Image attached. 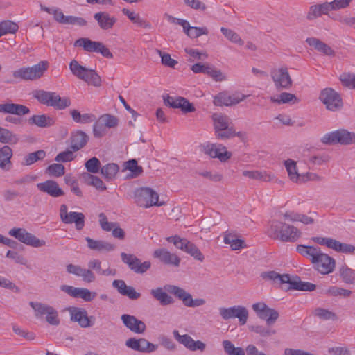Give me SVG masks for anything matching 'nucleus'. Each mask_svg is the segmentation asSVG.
Instances as JSON below:
<instances>
[{
  "instance_id": "1",
  "label": "nucleus",
  "mask_w": 355,
  "mask_h": 355,
  "mask_svg": "<svg viewBox=\"0 0 355 355\" xmlns=\"http://www.w3.org/2000/svg\"><path fill=\"white\" fill-rule=\"evenodd\" d=\"M266 233L270 237L282 242L293 243L302 236V232L297 227L278 220L270 222Z\"/></svg>"
},
{
  "instance_id": "2",
  "label": "nucleus",
  "mask_w": 355,
  "mask_h": 355,
  "mask_svg": "<svg viewBox=\"0 0 355 355\" xmlns=\"http://www.w3.org/2000/svg\"><path fill=\"white\" fill-rule=\"evenodd\" d=\"M262 279L270 281L273 284L277 286H282L284 284H288V288L297 290L312 291L316 288V286L310 282H301L297 278L292 279L287 274L280 275L275 271L263 272L261 274Z\"/></svg>"
},
{
  "instance_id": "3",
  "label": "nucleus",
  "mask_w": 355,
  "mask_h": 355,
  "mask_svg": "<svg viewBox=\"0 0 355 355\" xmlns=\"http://www.w3.org/2000/svg\"><path fill=\"white\" fill-rule=\"evenodd\" d=\"M32 95L41 104L53 107L56 110H64L71 105L69 97H61L55 92L36 89L32 92Z\"/></svg>"
},
{
  "instance_id": "4",
  "label": "nucleus",
  "mask_w": 355,
  "mask_h": 355,
  "mask_svg": "<svg viewBox=\"0 0 355 355\" xmlns=\"http://www.w3.org/2000/svg\"><path fill=\"white\" fill-rule=\"evenodd\" d=\"M216 137L220 139H227L235 136H241L242 132H236L230 126V119L221 113H214L211 116Z\"/></svg>"
},
{
  "instance_id": "5",
  "label": "nucleus",
  "mask_w": 355,
  "mask_h": 355,
  "mask_svg": "<svg viewBox=\"0 0 355 355\" xmlns=\"http://www.w3.org/2000/svg\"><path fill=\"white\" fill-rule=\"evenodd\" d=\"M134 202L139 207L149 208L153 206H162L163 202H159V195L153 189L140 187L133 191Z\"/></svg>"
},
{
  "instance_id": "6",
  "label": "nucleus",
  "mask_w": 355,
  "mask_h": 355,
  "mask_svg": "<svg viewBox=\"0 0 355 355\" xmlns=\"http://www.w3.org/2000/svg\"><path fill=\"white\" fill-rule=\"evenodd\" d=\"M49 68V62L42 60L31 67H24L13 71V77L24 80H36L41 78Z\"/></svg>"
},
{
  "instance_id": "7",
  "label": "nucleus",
  "mask_w": 355,
  "mask_h": 355,
  "mask_svg": "<svg viewBox=\"0 0 355 355\" xmlns=\"http://www.w3.org/2000/svg\"><path fill=\"white\" fill-rule=\"evenodd\" d=\"M69 69L73 76L85 81L88 85L94 87L101 86V78L95 70L80 65L77 60H73L71 61L69 63Z\"/></svg>"
},
{
  "instance_id": "8",
  "label": "nucleus",
  "mask_w": 355,
  "mask_h": 355,
  "mask_svg": "<svg viewBox=\"0 0 355 355\" xmlns=\"http://www.w3.org/2000/svg\"><path fill=\"white\" fill-rule=\"evenodd\" d=\"M320 141L325 145H351L355 143V133L346 129H339L324 134Z\"/></svg>"
},
{
  "instance_id": "9",
  "label": "nucleus",
  "mask_w": 355,
  "mask_h": 355,
  "mask_svg": "<svg viewBox=\"0 0 355 355\" xmlns=\"http://www.w3.org/2000/svg\"><path fill=\"white\" fill-rule=\"evenodd\" d=\"M8 234L16 239L20 243L33 248H40L46 245V241L44 240L40 239L22 227H13L9 230Z\"/></svg>"
},
{
  "instance_id": "10",
  "label": "nucleus",
  "mask_w": 355,
  "mask_h": 355,
  "mask_svg": "<svg viewBox=\"0 0 355 355\" xmlns=\"http://www.w3.org/2000/svg\"><path fill=\"white\" fill-rule=\"evenodd\" d=\"M284 165L286 169L288 178L295 183H302L309 180H318L320 177L313 173H300L297 162L291 159L284 161Z\"/></svg>"
},
{
  "instance_id": "11",
  "label": "nucleus",
  "mask_w": 355,
  "mask_h": 355,
  "mask_svg": "<svg viewBox=\"0 0 355 355\" xmlns=\"http://www.w3.org/2000/svg\"><path fill=\"white\" fill-rule=\"evenodd\" d=\"M319 99L330 111H337L343 107V100L340 95L334 89L327 87L320 94Z\"/></svg>"
},
{
  "instance_id": "12",
  "label": "nucleus",
  "mask_w": 355,
  "mask_h": 355,
  "mask_svg": "<svg viewBox=\"0 0 355 355\" xmlns=\"http://www.w3.org/2000/svg\"><path fill=\"white\" fill-rule=\"evenodd\" d=\"M219 314L225 320L237 318L240 325L246 324L249 315L248 309L243 306L236 305L231 307H220Z\"/></svg>"
},
{
  "instance_id": "13",
  "label": "nucleus",
  "mask_w": 355,
  "mask_h": 355,
  "mask_svg": "<svg viewBox=\"0 0 355 355\" xmlns=\"http://www.w3.org/2000/svg\"><path fill=\"white\" fill-rule=\"evenodd\" d=\"M60 217L61 221L65 224H74L78 231L82 230L85 227V215L82 212L68 211L66 205L60 206Z\"/></svg>"
},
{
  "instance_id": "14",
  "label": "nucleus",
  "mask_w": 355,
  "mask_h": 355,
  "mask_svg": "<svg viewBox=\"0 0 355 355\" xmlns=\"http://www.w3.org/2000/svg\"><path fill=\"white\" fill-rule=\"evenodd\" d=\"M202 151L211 158H218L225 162L232 157V153L227 150L223 144L206 142L201 145Z\"/></svg>"
},
{
  "instance_id": "15",
  "label": "nucleus",
  "mask_w": 355,
  "mask_h": 355,
  "mask_svg": "<svg viewBox=\"0 0 355 355\" xmlns=\"http://www.w3.org/2000/svg\"><path fill=\"white\" fill-rule=\"evenodd\" d=\"M118 125L116 117L110 115H102L93 125V135L96 138L104 137L108 129L115 128Z\"/></svg>"
},
{
  "instance_id": "16",
  "label": "nucleus",
  "mask_w": 355,
  "mask_h": 355,
  "mask_svg": "<svg viewBox=\"0 0 355 355\" xmlns=\"http://www.w3.org/2000/svg\"><path fill=\"white\" fill-rule=\"evenodd\" d=\"M74 46L83 47L85 51L88 52L99 53L107 58H113V55L109 49L100 42L92 41L88 38L82 37L75 42Z\"/></svg>"
},
{
  "instance_id": "17",
  "label": "nucleus",
  "mask_w": 355,
  "mask_h": 355,
  "mask_svg": "<svg viewBox=\"0 0 355 355\" xmlns=\"http://www.w3.org/2000/svg\"><path fill=\"white\" fill-rule=\"evenodd\" d=\"M270 73L276 89H287L292 86L293 80L286 67L273 68Z\"/></svg>"
},
{
  "instance_id": "18",
  "label": "nucleus",
  "mask_w": 355,
  "mask_h": 355,
  "mask_svg": "<svg viewBox=\"0 0 355 355\" xmlns=\"http://www.w3.org/2000/svg\"><path fill=\"white\" fill-rule=\"evenodd\" d=\"M252 308L257 317L261 320H266L268 325L274 324L279 318L278 311L268 307L264 302H260L254 303L252 304Z\"/></svg>"
},
{
  "instance_id": "19",
  "label": "nucleus",
  "mask_w": 355,
  "mask_h": 355,
  "mask_svg": "<svg viewBox=\"0 0 355 355\" xmlns=\"http://www.w3.org/2000/svg\"><path fill=\"white\" fill-rule=\"evenodd\" d=\"M315 269L321 274L327 275L331 273L335 268V260L328 254L322 252L321 250L316 256V259L313 260Z\"/></svg>"
},
{
  "instance_id": "20",
  "label": "nucleus",
  "mask_w": 355,
  "mask_h": 355,
  "mask_svg": "<svg viewBox=\"0 0 355 355\" xmlns=\"http://www.w3.org/2000/svg\"><path fill=\"white\" fill-rule=\"evenodd\" d=\"M175 339L184 347L191 352H204L206 349V344L201 340H194L189 335H180L178 330L173 331Z\"/></svg>"
},
{
  "instance_id": "21",
  "label": "nucleus",
  "mask_w": 355,
  "mask_h": 355,
  "mask_svg": "<svg viewBox=\"0 0 355 355\" xmlns=\"http://www.w3.org/2000/svg\"><path fill=\"white\" fill-rule=\"evenodd\" d=\"M121 259L128 267L136 273L142 274L146 272L151 266L150 261L143 263L135 255L121 252Z\"/></svg>"
},
{
  "instance_id": "22",
  "label": "nucleus",
  "mask_w": 355,
  "mask_h": 355,
  "mask_svg": "<svg viewBox=\"0 0 355 355\" xmlns=\"http://www.w3.org/2000/svg\"><path fill=\"white\" fill-rule=\"evenodd\" d=\"M70 319L73 322H76L82 328H88L94 324L91 319L93 317H89L87 311L83 308L69 307L67 309Z\"/></svg>"
},
{
  "instance_id": "23",
  "label": "nucleus",
  "mask_w": 355,
  "mask_h": 355,
  "mask_svg": "<svg viewBox=\"0 0 355 355\" xmlns=\"http://www.w3.org/2000/svg\"><path fill=\"white\" fill-rule=\"evenodd\" d=\"M164 104L172 108H179L184 113L193 112L195 107L187 98L181 96H164Z\"/></svg>"
},
{
  "instance_id": "24",
  "label": "nucleus",
  "mask_w": 355,
  "mask_h": 355,
  "mask_svg": "<svg viewBox=\"0 0 355 355\" xmlns=\"http://www.w3.org/2000/svg\"><path fill=\"white\" fill-rule=\"evenodd\" d=\"M246 96L240 93L229 94L223 92L214 96L213 103L216 106H232L243 101Z\"/></svg>"
},
{
  "instance_id": "25",
  "label": "nucleus",
  "mask_w": 355,
  "mask_h": 355,
  "mask_svg": "<svg viewBox=\"0 0 355 355\" xmlns=\"http://www.w3.org/2000/svg\"><path fill=\"white\" fill-rule=\"evenodd\" d=\"M60 288L70 296L81 298L87 302L92 301L96 296V293L91 292L87 288H76L68 285H63Z\"/></svg>"
},
{
  "instance_id": "26",
  "label": "nucleus",
  "mask_w": 355,
  "mask_h": 355,
  "mask_svg": "<svg viewBox=\"0 0 355 355\" xmlns=\"http://www.w3.org/2000/svg\"><path fill=\"white\" fill-rule=\"evenodd\" d=\"M67 271L69 274H73L77 277H81L82 279L87 283L93 282L96 279V276L91 270L84 268L78 265L72 263L68 264L67 266Z\"/></svg>"
},
{
  "instance_id": "27",
  "label": "nucleus",
  "mask_w": 355,
  "mask_h": 355,
  "mask_svg": "<svg viewBox=\"0 0 355 355\" xmlns=\"http://www.w3.org/2000/svg\"><path fill=\"white\" fill-rule=\"evenodd\" d=\"M37 188L42 192L57 198L64 195L63 190L59 187V184L54 180H48L43 182L37 184Z\"/></svg>"
},
{
  "instance_id": "28",
  "label": "nucleus",
  "mask_w": 355,
  "mask_h": 355,
  "mask_svg": "<svg viewBox=\"0 0 355 355\" xmlns=\"http://www.w3.org/2000/svg\"><path fill=\"white\" fill-rule=\"evenodd\" d=\"M121 318L123 324L131 331L136 334H142L145 331L146 328L145 323L137 319L135 316L123 314Z\"/></svg>"
},
{
  "instance_id": "29",
  "label": "nucleus",
  "mask_w": 355,
  "mask_h": 355,
  "mask_svg": "<svg viewBox=\"0 0 355 355\" xmlns=\"http://www.w3.org/2000/svg\"><path fill=\"white\" fill-rule=\"evenodd\" d=\"M153 257L167 265L177 267L179 266L180 263V259L175 254L170 252L165 248L155 250L153 252Z\"/></svg>"
},
{
  "instance_id": "30",
  "label": "nucleus",
  "mask_w": 355,
  "mask_h": 355,
  "mask_svg": "<svg viewBox=\"0 0 355 355\" xmlns=\"http://www.w3.org/2000/svg\"><path fill=\"white\" fill-rule=\"evenodd\" d=\"M99 27L103 30H110L116 24L117 19L114 16H112L107 12H96L94 15Z\"/></svg>"
},
{
  "instance_id": "31",
  "label": "nucleus",
  "mask_w": 355,
  "mask_h": 355,
  "mask_svg": "<svg viewBox=\"0 0 355 355\" xmlns=\"http://www.w3.org/2000/svg\"><path fill=\"white\" fill-rule=\"evenodd\" d=\"M112 286L121 295L127 296L131 300H137L141 296L133 287L127 286L123 280H114Z\"/></svg>"
},
{
  "instance_id": "32",
  "label": "nucleus",
  "mask_w": 355,
  "mask_h": 355,
  "mask_svg": "<svg viewBox=\"0 0 355 355\" xmlns=\"http://www.w3.org/2000/svg\"><path fill=\"white\" fill-rule=\"evenodd\" d=\"M178 25L183 28V31L190 38H197L202 35H208L209 31L206 27L191 26L187 20L178 21Z\"/></svg>"
},
{
  "instance_id": "33",
  "label": "nucleus",
  "mask_w": 355,
  "mask_h": 355,
  "mask_svg": "<svg viewBox=\"0 0 355 355\" xmlns=\"http://www.w3.org/2000/svg\"><path fill=\"white\" fill-rule=\"evenodd\" d=\"M0 112L4 114L25 115L30 112V110L25 105L15 103L0 104Z\"/></svg>"
},
{
  "instance_id": "34",
  "label": "nucleus",
  "mask_w": 355,
  "mask_h": 355,
  "mask_svg": "<svg viewBox=\"0 0 355 355\" xmlns=\"http://www.w3.org/2000/svg\"><path fill=\"white\" fill-rule=\"evenodd\" d=\"M121 12L137 26L148 29L150 28L151 24L147 20L143 19L139 13L126 8H123Z\"/></svg>"
},
{
  "instance_id": "35",
  "label": "nucleus",
  "mask_w": 355,
  "mask_h": 355,
  "mask_svg": "<svg viewBox=\"0 0 355 355\" xmlns=\"http://www.w3.org/2000/svg\"><path fill=\"white\" fill-rule=\"evenodd\" d=\"M88 139L87 135L82 130L73 132L71 136V148L74 151L79 150L87 144Z\"/></svg>"
},
{
  "instance_id": "36",
  "label": "nucleus",
  "mask_w": 355,
  "mask_h": 355,
  "mask_svg": "<svg viewBox=\"0 0 355 355\" xmlns=\"http://www.w3.org/2000/svg\"><path fill=\"white\" fill-rule=\"evenodd\" d=\"M270 102L273 103H277L278 105H295L300 101V98H297L295 94L286 92H284L280 93L279 94L271 96L270 98Z\"/></svg>"
},
{
  "instance_id": "37",
  "label": "nucleus",
  "mask_w": 355,
  "mask_h": 355,
  "mask_svg": "<svg viewBox=\"0 0 355 355\" xmlns=\"http://www.w3.org/2000/svg\"><path fill=\"white\" fill-rule=\"evenodd\" d=\"M85 240L87 242L88 248L93 250L110 252L115 249L114 245L105 241L94 240L90 237H86Z\"/></svg>"
},
{
  "instance_id": "38",
  "label": "nucleus",
  "mask_w": 355,
  "mask_h": 355,
  "mask_svg": "<svg viewBox=\"0 0 355 355\" xmlns=\"http://www.w3.org/2000/svg\"><path fill=\"white\" fill-rule=\"evenodd\" d=\"M12 150L8 146L0 148V168L5 171L10 169L12 164Z\"/></svg>"
},
{
  "instance_id": "39",
  "label": "nucleus",
  "mask_w": 355,
  "mask_h": 355,
  "mask_svg": "<svg viewBox=\"0 0 355 355\" xmlns=\"http://www.w3.org/2000/svg\"><path fill=\"white\" fill-rule=\"evenodd\" d=\"M223 242L230 245L232 250H238L247 248L244 240L238 239L235 234L226 232L224 234Z\"/></svg>"
},
{
  "instance_id": "40",
  "label": "nucleus",
  "mask_w": 355,
  "mask_h": 355,
  "mask_svg": "<svg viewBox=\"0 0 355 355\" xmlns=\"http://www.w3.org/2000/svg\"><path fill=\"white\" fill-rule=\"evenodd\" d=\"M29 123L34 124L40 128L50 127L54 125L55 120L53 117L46 114L33 115L28 120Z\"/></svg>"
},
{
  "instance_id": "41",
  "label": "nucleus",
  "mask_w": 355,
  "mask_h": 355,
  "mask_svg": "<svg viewBox=\"0 0 355 355\" xmlns=\"http://www.w3.org/2000/svg\"><path fill=\"white\" fill-rule=\"evenodd\" d=\"M297 252L302 256L310 259L311 262H313L314 259H316V256L320 248L315 246H308L304 245H298L296 247Z\"/></svg>"
},
{
  "instance_id": "42",
  "label": "nucleus",
  "mask_w": 355,
  "mask_h": 355,
  "mask_svg": "<svg viewBox=\"0 0 355 355\" xmlns=\"http://www.w3.org/2000/svg\"><path fill=\"white\" fill-rule=\"evenodd\" d=\"M306 42L309 45L313 46L317 51L324 55H331L334 53L331 47L317 38L309 37Z\"/></svg>"
},
{
  "instance_id": "43",
  "label": "nucleus",
  "mask_w": 355,
  "mask_h": 355,
  "mask_svg": "<svg viewBox=\"0 0 355 355\" xmlns=\"http://www.w3.org/2000/svg\"><path fill=\"white\" fill-rule=\"evenodd\" d=\"M70 114L71 116L72 119L78 123H90L96 120V116L94 114L91 113H84L81 114L77 110H71L70 111Z\"/></svg>"
},
{
  "instance_id": "44",
  "label": "nucleus",
  "mask_w": 355,
  "mask_h": 355,
  "mask_svg": "<svg viewBox=\"0 0 355 355\" xmlns=\"http://www.w3.org/2000/svg\"><path fill=\"white\" fill-rule=\"evenodd\" d=\"M150 294L157 300L162 306L169 305L173 303V300L167 293L163 291L162 288L152 289Z\"/></svg>"
},
{
  "instance_id": "45",
  "label": "nucleus",
  "mask_w": 355,
  "mask_h": 355,
  "mask_svg": "<svg viewBox=\"0 0 355 355\" xmlns=\"http://www.w3.org/2000/svg\"><path fill=\"white\" fill-rule=\"evenodd\" d=\"M165 288L168 293L174 295L177 298L181 300L184 305H185V304L189 299V296L191 294L187 292L182 288H180L175 285H168Z\"/></svg>"
},
{
  "instance_id": "46",
  "label": "nucleus",
  "mask_w": 355,
  "mask_h": 355,
  "mask_svg": "<svg viewBox=\"0 0 355 355\" xmlns=\"http://www.w3.org/2000/svg\"><path fill=\"white\" fill-rule=\"evenodd\" d=\"M19 137L8 129L0 127V142L3 144H16Z\"/></svg>"
},
{
  "instance_id": "47",
  "label": "nucleus",
  "mask_w": 355,
  "mask_h": 355,
  "mask_svg": "<svg viewBox=\"0 0 355 355\" xmlns=\"http://www.w3.org/2000/svg\"><path fill=\"white\" fill-rule=\"evenodd\" d=\"M30 306L34 311V315L37 319L42 320L44 318L46 311H48L50 305L39 302H30Z\"/></svg>"
},
{
  "instance_id": "48",
  "label": "nucleus",
  "mask_w": 355,
  "mask_h": 355,
  "mask_svg": "<svg viewBox=\"0 0 355 355\" xmlns=\"http://www.w3.org/2000/svg\"><path fill=\"white\" fill-rule=\"evenodd\" d=\"M119 171V166L116 164L110 163L101 168V173L107 180H112Z\"/></svg>"
},
{
  "instance_id": "49",
  "label": "nucleus",
  "mask_w": 355,
  "mask_h": 355,
  "mask_svg": "<svg viewBox=\"0 0 355 355\" xmlns=\"http://www.w3.org/2000/svg\"><path fill=\"white\" fill-rule=\"evenodd\" d=\"M220 31L223 33V35L225 37V38L230 41L231 42L238 44L239 46H242L244 44L243 40L241 39L240 35L234 31L225 27H221Z\"/></svg>"
},
{
  "instance_id": "50",
  "label": "nucleus",
  "mask_w": 355,
  "mask_h": 355,
  "mask_svg": "<svg viewBox=\"0 0 355 355\" xmlns=\"http://www.w3.org/2000/svg\"><path fill=\"white\" fill-rule=\"evenodd\" d=\"M19 29V26L10 20L0 22V37L11 33H15Z\"/></svg>"
},
{
  "instance_id": "51",
  "label": "nucleus",
  "mask_w": 355,
  "mask_h": 355,
  "mask_svg": "<svg viewBox=\"0 0 355 355\" xmlns=\"http://www.w3.org/2000/svg\"><path fill=\"white\" fill-rule=\"evenodd\" d=\"M44 319L48 324L53 326H58L60 322L58 312L52 306H50L48 311H46Z\"/></svg>"
},
{
  "instance_id": "52",
  "label": "nucleus",
  "mask_w": 355,
  "mask_h": 355,
  "mask_svg": "<svg viewBox=\"0 0 355 355\" xmlns=\"http://www.w3.org/2000/svg\"><path fill=\"white\" fill-rule=\"evenodd\" d=\"M84 179L89 185L93 186L98 190L103 191L106 189V186L105 184L97 176L89 173H85L84 175Z\"/></svg>"
},
{
  "instance_id": "53",
  "label": "nucleus",
  "mask_w": 355,
  "mask_h": 355,
  "mask_svg": "<svg viewBox=\"0 0 355 355\" xmlns=\"http://www.w3.org/2000/svg\"><path fill=\"white\" fill-rule=\"evenodd\" d=\"M222 345L225 352L227 355H245L243 348L236 347L234 344L228 340H223Z\"/></svg>"
},
{
  "instance_id": "54",
  "label": "nucleus",
  "mask_w": 355,
  "mask_h": 355,
  "mask_svg": "<svg viewBox=\"0 0 355 355\" xmlns=\"http://www.w3.org/2000/svg\"><path fill=\"white\" fill-rule=\"evenodd\" d=\"M45 157L46 152L43 150H39L25 156L24 164L26 166H30L38 160L43 159Z\"/></svg>"
},
{
  "instance_id": "55",
  "label": "nucleus",
  "mask_w": 355,
  "mask_h": 355,
  "mask_svg": "<svg viewBox=\"0 0 355 355\" xmlns=\"http://www.w3.org/2000/svg\"><path fill=\"white\" fill-rule=\"evenodd\" d=\"M64 173L65 167L60 162L52 164L46 168V173L53 177H61Z\"/></svg>"
},
{
  "instance_id": "56",
  "label": "nucleus",
  "mask_w": 355,
  "mask_h": 355,
  "mask_svg": "<svg viewBox=\"0 0 355 355\" xmlns=\"http://www.w3.org/2000/svg\"><path fill=\"white\" fill-rule=\"evenodd\" d=\"M314 315L323 320H336L337 315L335 313L323 308H317L313 311Z\"/></svg>"
},
{
  "instance_id": "57",
  "label": "nucleus",
  "mask_w": 355,
  "mask_h": 355,
  "mask_svg": "<svg viewBox=\"0 0 355 355\" xmlns=\"http://www.w3.org/2000/svg\"><path fill=\"white\" fill-rule=\"evenodd\" d=\"M343 86L355 89V73H343L339 78Z\"/></svg>"
},
{
  "instance_id": "58",
  "label": "nucleus",
  "mask_w": 355,
  "mask_h": 355,
  "mask_svg": "<svg viewBox=\"0 0 355 355\" xmlns=\"http://www.w3.org/2000/svg\"><path fill=\"white\" fill-rule=\"evenodd\" d=\"M332 250L345 254H353L355 251V246L351 244L340 243L335 239Z\"/></svg>"
},
{
  "instance_id": "59",
  "label": "nucleus",
  "mask_w": 355,
  "mask_h": 355,
  "mask_svg": "<svg viewBox=\"0 0 355 355\" xmlns=\"http://www.w3.org/2000/svg\"><path fill=\"white\" fill-rule=\"evenodd\" d=\"M331 19L341 24L355 29V17L350 15H337Z\"/></svg>"
},
{
  "instance_id": "60",
  "label": "nucleus",
  "mask_w": 355,
  "mask_h": 355,
  "mask_svg": "<svg viewBox=\"0 0 355 355\" xmlns=\"http://www.w3.org/2000/svg\"><path fill=\"white\" fill-rule=\"evenodd\" d=\"M324 293L329 296H343V297H348L351 294V291L349 290L344 289L336 286H330L327 288Z\"/></svg>"
},
{
  "instance_id": "61",
  "label": "nucleus",
  "mask_w": 355,
  "mask_h": 355,
  "mask_svg": "<svg viewBox=\"0 0 355 355\" xmlns=\"http://www.w3.org/2000/svg\"><path fill=\"white\" fill-rule=\"evenodd\" d=\"M340 275L343 281L347 284H353L355 282V272L347 267H342Z\"/></svg>"
},
{
  "instance_id": "62",
  "label": "nucleus",
  "mask_w": 355,
  "mask_h": 355,
  "mask_svg": "<svg viewBox=\"0 0 355 355\" xmlns=\"http://www.w3.org/2000/svg\"><path fill=\"white\" fill-rule=\"evenodd\" d=\"M185 252L198 261H202L204 260V255L202 253L196 245L191 243L190 241L186 248Z\"/></svg>"
},
{
  "instance_id": "63",
  "label": "nucleus",
  "mask_w": 355,
  "mask_h": 355,
  "mask_svg": "<svg viewBox=\"0 0 355 355\" xmlns=\"http://www.w3.org/2000/svg\"><path fill=\"white\" fill-rule=\"evenodd\" d=\"M76 157L72 150H67L58 153L55 157V161L57 162H68L73 161Z\"/></svg>"
},
{
  "instance_id": "64",
  "label": "nucleus",
  "mask_w": 355,
  "mask_h": 355,
  "mask_svg": "<svg viewBox=\"0 0 355 355\" xmlns=\"http://www.w3.org/2000/svg\"><path fill=\"white\" fill-rule=\"evenodd\" d=\"M87 171L92 173H96L99 171L101 162L98 158L94 157L87 160L85 164Z\"/></svg>"
}]
</instances>
